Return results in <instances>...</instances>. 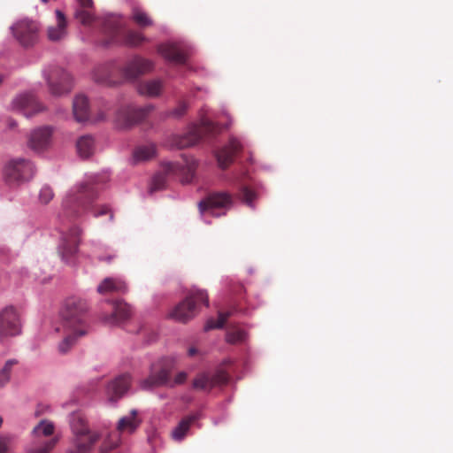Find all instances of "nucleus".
Segmentation results:
<instances>
[{"mask_svg": "<svg viewBox=\"0 0 453 453\" xmlns=\"http://www.w3.org/2000/svg\"><path fill=\"white\" fill-rule=\"evenodd\" d=\"M197 419L196 415H189L182 418L179 425L173 431V438L177 441L182 440L187 432L188 431L190 426Z\"/></svg>", "mask_w": 453, "mask_h": 453, "instance_id": "nucleus-31", "label": "nucleus"}, {"mask_svg": "<svg viewBox=\"0 0 453 453\" xmlns=\"http://www.w3.org/2000/svg\"><path fill=\"white\" fill-rule=\"evenodd\" d=\"M176 169V165L173 163H167L163 166L162 171L157 173L150 188V191L155 192L163 189L165 186L166 177L169 173H173Z\"/></svg>", "mask_w": 453, "mask_h": 453, "instance_id": "nucleus-26", "label": "nucleus"}, {"mask_svg": "<svg viewBox=\"0 0 453 453\" xmlns=\"http://www.w3.org/2000/svg\"><path fill=\"white\" fill-rule=\"evenodd\" d=\"M94 80L98 83L107 86H111L114 84L107 66H100L96 69L94 72Z\"/></svg>", "mask_w": 453, "mask_h": 453, "instance_id": "nucleus-37", "label": "nucleus"}, {"mask_svg": "<svg viewBox=\"0 0 453 453\" xmlns=\"http://www.w3.org/2000/svg\"><path fill=\"white\" fill-rule=\"evenodd\" d=\"M153 110V104L142 107L133 104L122 105L115 111L114 122L119 128H130L143 120Z\"/></svg>", "mask_w": 453, "mask_h": 453, "instance_id": "nucleus-5", "label": "nucleus"}, {"mask_svg": "<svg viewBox=\"0 0 453 453\" xmlns=\"http://www.w3.org/2000/svg\"><path fill=\"white\" fill-rule=\"evenodd\" d=\"M113 257H109L107 261L109 262Z\"/></svg>", "mask_w": 453, "mask_h": 453, "instance_id": "nucleus-52", "label": "nucleus"}, {"mask_svg": "<svg viewBox=\"0 0 453 453\" xmlns=\"http://www.w3.org/2000/svg\"><path fill=\"white\" fill-rule=\"evenodd\" d=\"M208 303V295L205 291H193L173 308L169 316L178 322L185 323L196 315L199 303H204L207 306Z\"/></svg>", "mask_w": 453, "mask_h": 453, "instance_id": "nucleus-4", "label": "nucleus"}, {"mask_svg": "<svg viewBox=\"0 0 453 453\" xmlns=\"http://www.w3.org/2000/svg\"><path fill=\"white\" fill-rule=\"evenodd\" d=\"M54 193L49 186H44L41 188L39 193V200L42 203L47 204L52 200Z\"/></svg>", "mask_w": 453, "mask_h": 453, "instance_id": "nucleus-44", "label": "nucleus"}, {"mask_svg": "<svg viewBox=\"0 0 453 453\" xmlns=\"http://www.w3.org/2000/svg\"><path fill=\"white\" fill-rule=\"evenodd\" d=\"M42 411L40 409V406H38L37 410L35 411V416H40L42 414Z\"/></svg>", "mask_w": 453, "mask_h": 453, "instance_id": "nucleus-51", "label": "nucleus"}, {"mask_svg": "<svg viewBox=\"0 0 453 453\" xmlns=\"http://www.w3.org/2000/svg\"><path fill=\"white\" fill-rule=\"evenodd\" d=\"M232 203L233 198L229 194L219 192L209 195L199 203L198 206L202 213L209 212L210 214L214 215L215 210H227L231 207Z\"/></svg>", "mask_w": 453, "mask_h": 453, "instance_id": "nucleus-12", "label": "nucleus"}, {"mask_svg": "<svg viewBox=\"0 0 453 453\" xmlns=\"http://www.w3.org/2000/svg\"><path fill=\"white\" fill-rule=\"evenodd\" d=\"M130 386V376L120 375L111 381L106 388V395L110 402H116L121 398Z\"/></svg>", "mask_w": 453, "mask_h": 453, "instance_id": "nucleus-16", "label": "nucleus"}, {"mask_svg": "<svg viewBox=\"0 0 453 453\" xmlns=\"http://www.w3.org/2000/svg\"><path fill=\"white\" fill-rule=\"evenodd\" d=\"M170 373L171 371L167 367L157 369L153 366L150 376L141 381V387L143 389H150L152 388L167 385L169 383L171 386L182 384L188 377L185 372H180L175 376L173 383H171Z\"/></svg>", "mask_w": 453, "mask_h": 453, "instance_id": "nucleus-7", "label": "nucleus"}, {"mask_svg": "<svg viewBox=\"0 0 453 453\" xmlns=\"http://www.w3.org/2000/svg\"><path fill=\"white\" fill-rule=\"evenodd\" d=\"M134 21L140 27H150L153 24L152 19L142 10L135 9L132 16Z\"/></svg>", "mask_w": 453, "mask_h": 453, "instance_id": "nucleus-41", "label": "nucleus"}, {"mask_svg": "<svg viewBox=\"0 0 453 453\" xmlns=\"http://www.w3.org/2000/svg\"><path fill=\"white\" fill-rule=\"evenodd\" d=\"M50 92L53 96H62L71 91L73 80L71 75L60 67H50L44 72Z\"/></svg>", "mask_w": 453, "mask_h": 453, "instance_id": "nucleus-6", "label": "nucleus"}, {"mask_svg": "<svg viewBox=\"0 0 453 453\" xmlns=\"http://www.w3.org/2000/svg\"><path fill=\"white\" fill-rule=\"evenodd\" d=\"M242 150V144L234 138L229 141V143L217 152V159L219 165L225 169L228 167L234 161V157Z\"/></svg>", "mask_w": 453, "mask_h": 453, "instance_id": "nucleus-18", "label": "nucleus"}, {"mask_svg": "<svg viewBox=\"0 0 453 453\" xmlns=\"http://www.w3.org/2000/svg\"><path fill=\"white\" fill-rule=\"evenodd\" d=\"M42 1L43 3H45V4H46V3H48V0H42Z\"/></svg>", "mask_w": 453, "mask_h": 453, "instance_id": "nucleus-53", "label": "nucleus"}, {"mask_svg": "<svg viewBox=\"0 0 453 453\" xmlns=\"http://www.w3.org/2000/svg\"><path fill=\"white\" fill-rule=\"evenodd\" d=\"M11 438L9 436L0 437V453H6L9 449Z\"/></svg>", "mask_w": 453, "mask_h": 453, "instance_id": "nucleus-47", "label": "nucleus"}, {"mask_svg": "<svg viewBox=\"0 0 453 453\" xmlns=\"http://www.w3.org/2000/svg\"><path fill=\"white\" fill-rule=\"evenodd\" d=\"M97 191L94 185L81 184L72 190L62 203V216L73 219L82 215L94 203Z\"/></svg>", "mask_w": 453, "mask_h": 453, "instance_id": "nucleus-2", "label": "nucleus"}, {"mask_svg": "<svg viewBox=\"0 0 453 453\" xmlns=\"http://www.w3.org/2000/svg\"><path fill=\"white\" fill-rule=\"evenodd\" d=\"M11 29L13 36L24 47L32 46L37 40L39 27L35 21L24 19L16 22Z\"/></svg>", "mask_w": 453, "mask_h": 453, "instance_id": "nucleus-10", "label": "nucleus"}, {"mask_svg": "<svg viewBox=\"0 0 453 453\" xmlns=\"http://www.w3.org/2000/svg\"><path fill=\"white\" fill-rule=\"evenodd\" d=\"M73 116L78 122L86 121L88 119V101L85 96H77L73 104Z\"/></svg>", "mask_w": 453, "mask_h": 453, "instance_id": "nucleus-27", "label": "nucleus"}, {"mask_svg": "<svg viewBox=\"0 0 453 453\" xmlns=\"http://www.w3.org/2000/svg\"><path fill=\"white\" fill-rule=\"evenodd\" d=\"M158 52L168 61L175 64H185L187 55L178 45L173 43L162 44Z\"/></svg>", "mask_w": 453, "mask_h": 453, "instance_id": "nucleus-20", "label": "nucleus"}, {"mask_svg": "<svg viewBox=\"0 0 453 453\" xmlns=\"http://www.w3.org/2000/svg\"><path fill=\"white\" fill-rule=\"evenodd\" d=\"M193 387L196 389H211L212 388L211 375L207 373L199 374L193 381Z\"/></svg>", "mask_w": 453, "mask_h": 453, "instance_id": "nucleus-40", "label": "nucleus"}, {"mask_svg": "<svg viewBox=\"0 0 453 453\" xmlns=\"http://www.w3.org/2000/svg\"><path fill=\"white\" fill-rule=\"evenodd\" d=\"M59 441V437L55 435L46 439L43 442H36L32 440L26 453H50Z\"/></svg>", "mask_w": 453, "mask_h": 453, "instance_id": "nucleus-28", "label": "nucleus"}, {"mask_svg": "<svg viewBox=\"0 0 453 453\" xmlns=\"http://www.w3.org/2000/svg\"><path fill=\"white\" fill-rule=\"evenodd\" d=\"M57 25L51 26L48 28V38L50 41H60L67 35V21L65 15L60 11L56 10Z\"/></svg>", "mask_w": 453, "mask_h": 453, "instance_id": "nucleus-21", "label": "nucleus"}, {"mask_svg": "<svg viewBox=\"0 0 453 453\" xmlns=\"http://www.w3.org/2000/svg\"><path fill=\"white\" fill-rule=\"evenodd\" d=\"M87 312L86 301L77 297H70L65 300L60 312L64 339L58 344L59 352L66 353L78 338L89 333L90 326ZM56 331L60 332L61 329L57 327Z\"/></svg>", "mask_w": 453, "mask_h": 453, "instance_id": "nucleus-1", "label": "nucleus"}, {"mask_svg": "<svg viewBox=\"0 0 453 453\" xmlns=\"http://www.w3.org/2000/svg\"><path fill=\"white\" fill-rule=\"evenodd\" d=\"M55 433V426L53 422L42 419L32 430L31 436L32 440L36 442H43L46 440L44 438H49L52 436Z\"/></svg>", "mask_w": 453, "mask_h": 453, "instance_id": "nucleus-22", "label": "nucleus"}, {"mask_svg": "<svg viewBox=\"0 0 453 453\" xmlns=\"http://www.w3.org/2000/svg\"><path fill=\"white\" fill-rule=\"evenodd\" d=\"M256 194L248 187H242L240 191L241 199L250 207H253V201L256 199Z\"/></svg>", "mask_w": 453, "mask_h": 453, "instance_id": "nucleus-43", "label": "nucleus"}, {"mask_svg": "<svg viewBox=\"0 0 453 453\" xmlns=\"http://www.w3.org/2000/svg\"><path fill=\"white\" fill-rule=\"evenodd\" d=\"M196 352H197L196 349L192 347V348H190V349H188V356L192 357V356H194Z\"/></svg>", "mask_w": 453, "mask_h": 453, "instance_id": "nucleus-50", "label": "nucleus"}, {"mask_svg": "<svg viewBox=\"0 0 453 453\" xmlns=\"http://www.w3.org/2000/svg\"><path fill=\"white\" fill-rule=\"evenodd\" d=\"M112 309V312L104 318V321L108 324H117L125 321L130 318L132 313L131 307L122 301L113 303Z\"/></svg>", "mask_w": 453, "mask_h": 453, "instance_id": "nucleus-19", "label": "nucleus"}, {"mask_svg": "<svg viewBox=\"0 0 453 453\" xmlns=\"http://www.w3.org/2000/svg\"><path fill=\"white\" fill-rule=\"evenodd\" d=\"M18 364L16 359L6 361L4 367L0 370V388L4 387L9 380L12 367Z\"/></svg>", "mask_w": 453, "mask_h": 453, "instance_id": "nucleus-39", "label": "nucleus"}, {"mask_svg": "<svg viewBox=\"0 0 453 453\" xmlns=\"http://www.w3.org/2000/svg\"><path fill=\"white\" fill-rule=\"evenodd\" d=\"M109 114L106 111H101L98 116L99 120H104L108 118Z\"/></svg>", "mask_w": 453, "mask_h": 453, "instance_id": "nucleus-49", "label": "nucleus"}, {"mask_svg": "<svg viewBox=\"0 0 453 453\" xmlns=\"http://www.w3.org/2000/svg\"><path fill=\"white\" fill-rule=\"evenodd\" d=\"M188 105L185 102H180L173 110L168 112L169 117L180 119L187 112Z\"/></svg>", "mask_w": 453, "mask_h": 453, "instance_id": "nucleus-45", "label": "nucleus"}, {"mask_svg": "<svg viewBox=\"0 0 453 453\" xmlns=\"http://www.w3.org/2000/svg\"><path fill=\"white\" fill-rule=\"evenodd\" d=\"M104 29L114 39L120 29L119 19L115 16L106 18L104 21Z\"/></svg>", "mask_w": 453, "mask_h": 453, "instance_id": "nucleus-36", "label": "nucleus"}, {"mask_svg": "<svg viewBox=\"0 0 453 453\" xmlns=\"http://www.w3.org/2000/svg\"><path fill=\"white\" fill-rule=\"evenodd\" d=\"M79 8L74 12V17L83 25H90L94 20V16L91 12L93 8L92 0H76Z\"/></svg>", "mask_w": 453, "mask_h": 453, "instance_id": "nucleus-24", "label": "nucleus"}, {"mask_svg": "<svg viewBox=\"0 0 453 453\" xmlns=\"http://www.w3.org/2000/svg\"><path fill=\"white\" fill-rule=\"evenodd\" d=\"M109 214L110 220L113 219V214L111 211V210L106 205H102L100 208H93V215L94 217L97 218L99 216Z\"/></svg>", "mask_w": 453, "mask_h": 453, "instance_id": "nucleus-46", "label": "nucleus"}, {"mask_svg": "<svg viewBox=\"0 0 453 453\" xmlns=\"http://www.w3.org/2000/svg\"><path fill=\"white\" fill-rule=\"evenodd\" d=\"M80 236L81 230L77 226H73L68 231L61 232L58 251L65 262L70 263L78 252L81 242Z\"/></svg>", "mask_w": 453, "mask_h": 453, "instance_id": "nucleus-8", "label": "nucleus"}, {"mask_svg": "<svg viewBox=\"0 0 453 453\" xmlns=\"http://www.w3.org/2000/svg\"><path fill=\"white\" fill-rule=\"evenodd\" d=\"M217 131L215 124L208 119H202L200 125H193L189 131L177 138L175 145L180 149L188 148L196 144L205 133Z\"/></svg>", "mask_w": 453, "mask_h": 453, "instance_id": "nucleus-9", "label": "nucleus"}, {"mask_svg": "<svg viewBox=\"0 0 453 453\" xmlns=\"http://www.w3.org/2000/svg\"><path fill=\"white\" fill-rule=\"evenodd\" d=\"M71 427L73 434V437L93 432L92 430L89 429L87 420L80 414H75L73 416L71 421Z\"/></svg>", "mask_w": 453, "mask_h": 453, "instance_id": "nucleus-33", "label": "nucleus"}, {"mask_svg": "<svg viewBox=\"0 0 453 453\" xmlns=\"http://www.w3.org/2000/svg\"><path fill=\"white\" fill-rule=\"evenodd\" d=\"M21 332L19 316L13 307H7L0 313V339L16 336Z\"/></svg>", "mask_w": 453, "mask_h": 453, "instance_id": "nucleus-11", "label": "nucleus"}, {"mask_svg": "<svg viewBox=\"0 0 453 453\" xmlns=\"http://www.w3.org/2000/svg\"><path fill=\"white\" fill-rule=\"evenodd\" d=\"M13 107L21 111L27 117L41 111L40 104L32 93H24L18 96L13 100Z\"/></svg>", "mask_w": 453, "mask_h": 453, "instance_id": "nucleus-17", "label": "nucleus"}, {"mask_svg": "<svg viewBox=\"0 0 453 453\" xmlns=\"http://www.w3.org/2000/svg\"><path fill=\"white\" fill-rule=\"evenodd\" d=\"M94 139L90 135L81 136L76 143L77 151L81 157L87 158L93 154Z\"/></svg>", "mask_w": 453, "mask_h": 453, "instance_id": "nucleus-32", "label": "nucleus"}, {"mask_svg": "<svg viewBox=\"0 0 453 453\" xmlns=\"http://www.w3.org/2000/svg\"><path fill=\"white\" fill-rule=\"evenodd\" d=\"M232 315V311H227V312H223V311H220L219 312V318L218 319L215 321L214 319H209L207 321V323L205 324L204 326V330L205 331H208V330H211V329H215V328H222L227 319Z\"/></svg>", "mask_w": 453, "mask_h": 453, "instance_id": "nucleus-38", "label": "nucleus"}, {"mask_svg": "<svg viewBox=\"0 0 453 453\" xmlns=\"http://www.w3.org/2000/svg\"><path fill=\"white\" fill-rule=\"evenodd\" d=\"M226 338V342L229 343H242L245 342L247 338V333L237 326H232L227 330Z\"/></svg>", "mask_w": 453, "mask_h": 453, "instance_id": "nucleus-34", "label": "nucleus"}, {"mask_svg": "<svg viewBox=\"0 0 453 453\" xmlns=\"http://www.w3.org/2000/svg\"><path fill=\"white\" fill-rule=\"evenodd\" d=\"M212 388L216 386H221L226 384L229 376L226 372L223 370H218L213 375H211Z\"/></svg>", "mask_w": 453, "mask_h": 453, "instance_id": "nucleus-42", "label": "nucleus"}, {"mask_svg": "<svg viewBox=\"0 0 453 453\" xmlns=\"http://www.w3.org/2000/svg\"><path fill=\"white\" fill-rule=\"evenodd\" d=\"M98 440L99 434L95 431L73 437L67 453H90Z\"/></svg>", "mask_w": 453, "mask_h": 453, "instance_id": "nucleus-15", "label": "nucleus"}, {"mask_svg": "<svg viewBox=\"0 0 453 453\" xmlns=\"http://www.w3.org/2000/svg\"><path fill=\"white\" fill-rule=\"evenodd\" d=\"M141 421L137 418L136 411L133 410L128 416L119 420L117 429L119 433H133L139 426Z\"/></svg>", "mask_w": 453, "mask_h": 453, "instance_id": "nucleus-29", "label": "nucleus"}, {"mask_svg": "<svg viewBox=\"0 0 453 453\" xmlns=\"http://www.w3.org/2000/svg\"><path fill=\"white\" fill-rule=\"evenodd\" d=\"M153 68L154 64L152 61L141 57H134L125 65L121 69V73L127 79H135L140 75L151 72Z\"/></svg>", "mask_w": 453, "mask_h": 453, "instance_id": "nucleus-14", "label": "nucleus"}, {"mask_svg": "<svg viewBox=\"0 0 453 453\" xmlns=\"http://www.w3.org/2000/svg\"><path fill=\"white\" fill-rule=\"evenodd\" d=\"M127 291V285L119 278H106L97 287V292L100 294L120 293Z\"/></svg>", "mask_w": 453, "mask_h": 453, "instance_id": "nucleus-23", "label": "nucleus"}, {"mask_svg": "<svg viewBox=\"0 0 453 453\" xmlns=\"http://www.w3.org/2000/svg\"><path fill=\"white\" fill-rule=\"evenodd\" d=\"M145 41L146 38L142 34L133 30L126 31L123 34V42L127 46L136 47Z\"/></svg>", "mask_w": 453, "mask_h": 453, "instance_id": "nucleus-35", "label": "nucleus"}, {"mask_svg": "<svg viewBox=\"0 0 453 453\" xmlns=\"http://www.w3.org/2000/svg\"><path fill=\"white\" fill-rule=\"evenodd\" d=\"M35 173L34 164L26 158H14L4 166V174L5 181L10 186H19L29 181Z\"/></svg>", "mask_w": 453, "mask_h": 453, "instance_id": "nucleus-3", "label": "nucleus"}, {"mask_svg": "<svg viewBox=\"0 0 453 453\" xmlns=\"http://www.w3.org/2000/svg\"><path fill=\"white\" fill-rule=\"evenodd\" d=\"M119 444V440H115L113 442L108 443V441H105L104 445L101 448L102 453H105L108 450H111L114 448H116Z\"/></svg>", "mask_w": 453, "mask_h": 453, "instance_id": "nucleus-48", "label": "nucleus"}, {"mask_svg": "<svg viewBox=\"0 0 453 453\" xmlns=\"http://www.w3.org/2000/svg\"><path fill=\"white\" fill-rule=\"evenodd\" d=\"M156 155V147L154 144H146L138 146L133 152V160L134 163H140L152 158Z\"/></svg>", "mask_w": 453, "mask_h": 453, "instance_id": "nucleus-30", "label": "nucleus"}, {"mask_svg": "<svg viewBox=\"0 0 453 453\" xmlns=\"http://www.w3.org/2000/svg\"><path fill=\"white\" fill-rule=\"evenodd\" d=\"M53 130L50 127H42L34 129L27 139V146L35 152L46 150L51 143Z\"/></svg>", "mask_w": 453, "mask_h": 453, "instance_id": "nucleus-13", "label": "nucleus"}, {"mask_svg": "<svg viewBox=\"0 0 453 453\" xmlns=\"http://www.w3.org/2000/svg\"><path fill=\"white\" fill-rule=\"evenodd\" d=\"M163 90V81L160 80H150L142 81L137 85V91L140 95L157 97L159 96Z\"/></svg>", "mask_w": 453, "mask_h": 453, "instance_id": "nucleus-25", "label": "nucleus"}]
</instances>
